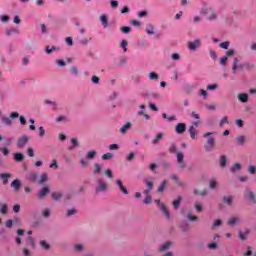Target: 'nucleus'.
<instances>
[{"instance_id":"44","label":"nucleus","mask_w":256,"mask_h":256,"mask_svg":"<svg viewBox=\"0 0 256 256\" xmlns=\"http://www.w3.org/2000/svg\"><path fill=\"white\" fill-rule=\"evenodd\" d=\"M120 30H121L122 33H124V34L131 33V27H129V26H122V27L120 28Z\"/></svg>"},{"instance_id":"21","label":"nucleus","mask_w":256,"mask_h":256,"mask_svg":"<svg viewBox=\"0 0 256 256\" xmlns=\"http://www.w3.org/2000/svg\"><path fill=\"white\" fill-rule=\"evenodd\" d=\"M236 141H237L238 145L243 146V145H245V142L247 141V138L243 135H240L236 138Z\"/></svg>"},{"instance_id":"54","label":"nucleus","mask_w":256,"mask_h":256,"mask_svg":"<svg viewBox=\"0 0 256 256\" xmlns=\"http://www.w3.org/2000/svg\"><path fill=\"white\" fill-rule=\"evenodd\" d=\"M237 221H239V218H231L228 220V225H235V223H237Z\"/></svg>"},{"instance_id":"35","label":"nucleus","mask_w":256,"mask_h":256,"mask_svg":"<svg viewBox=\"0 0 256 256\" xmlns=\"http://www.w3.org/2000/svg\"><path fill=\"white\" fill-rule=\"evenodd\" d=\"M69 119L65 116H59L56 118V123H68Z\"/></svg>"},{"instance_id":"2","label":"nucleus","mask_w":256,"mask_h":256,"mask_svg":"<svg viewBox=\"0 0 256 256\" xmlns=\"http://www.w3.org/2000/svg\"><path fill=\"white\" fill-rule=\"evenodd\" d=\"M155 203H157L158 207L164 213V215L167 217V219H171V214L169 213V210H167V207L164 204H161V201L159 199L154 200Z\"/></svg>"},{"instance_id":"13","label":"nucleus","mask_w":256,"mask_h":256,"mask_svg":"<svg viewBox=\"0 0 256 256\" xmlns=\"http://www.w3.org/2000/svg\"><path fill=\"white\" fill-rule=\"evenodd\" d=\"M238 100L241 103H247V101H249V95H247V93H242L238 95Z\"/></svg>"},{"instance_id":"7","label":"nucleus","mask_w":256,"mask_h":256,"mask_svg":"<svg viewBox=\"0 0 256 256\" xmlns=\"http://www.w3.org/2000/svg\"><path fill=\"white\" fill-rule=\"evenodd\" d=\"M200 45H201L200 39H196L193 42L188 43V47H189L190 51H195V49H197V47H199Z\"/></svg>"},{"instance_id":"55","label":"nucleus","mask_w":256,"mask_h":256,"mask_svg":"<svg viewBox=\"0 0 256 256\" xmlns=\"http://www.w3.org/2000/svg\"><path fill=\"white\" fill-rule=\"evenodd\" d=\"M135 159V152H130L129 155L126 157V160L133 161Z\"/></svg>"},{"instance_id":"61","label":"nucleus","mask_w":256,"mask_h":256,"mask_svg":"<svg viewBox=\"0 0 256 256\" xmlns=\"http://www.w3.org/2000/svg\"><path fill=\"white\" fill-rule=\"evenodd\" d=\"M210 57L213 60L217 59V52H215V50H210Z\"/></svg>"},{"instance_id":"50","label":"nucleus","mask_w":256,"mask_h":256,"mask_svg":"<svg viewBox=\"0 0 256 256\" xmlns=\"http://www.w3.org/2000/svg\"><path fill=\"white\" fill-rule=\"evenodd\" d=\"M110 4L112 9H117V7H119V2L117 0H111Z\"/></svg>"},{"instance_id":"58","label":"nucleus","mask_w":256,"mask_h":256,"mask_svg":"<svg viewBox=\"0 0 256 256\" xmlns=\"http://www.w3.org/2000/svg\"><path fill=\"white\" fill-rule=\"evenodd\" d=\"M224 123H229V118L227 116L223 117L220 121V127H223Z\"/></svg>"},{"instance_id":"47","label":"nucleus","mask_w":256,"mask_h":256,"mask_svg":"<svg viewBox=\"0 0 256 256\" xmlns=\"http://www.w3.org/2000/svg\"><path fill=\"white\" fill-rule=\"evenodd\" d=\"M102 159H103L104 161H109V159H113V154H111V153H106V154H104V155L102 156Z\"/></svg>"},{"instance_id":"37","label":"nucleus","mask_w":256,"mask_h":256,"mask_svg":"<svg viewBox=\"0 0 256 256\" xmlns=\"http://www.w3.org/2000/svg\"><path fill=\"white\" fill-rule=\"evenodd\" d=\"M239 170H241V164L239 163L234 164V166L230 168L231 173H235V171H239Z\"/></svg>"},{"instance_id":"62","label":"nucleus","mask_w":256,"mask_h":256,"mask_svg":"<svg viewBox=\"0 0 256 256\" xmlns=\"http://www.w3.org/2000/svg\"><path fill=\"white\" fill-rule=\"evenodd\" d=\"M247 251L244 253V256H251L253 255V251L251 250V246L247 247Z\"/></svg>"},{"instance_id":"24","label":"nucleus","mask_w":256,"mask_h":256,"mask_svg":"<svg viewBox=\"0 0 256 256\" xmlns=\"http://www.w3.org/2000/svg\"><path fill=\"white\" fill-rule=\"evenodd\" d=\"M171 245V242H166L159 247V251H167Z\"/></svg>"},{"instance_id":"63","label":"nucleus","mask_w":256,"mask_h":256,"mask_svg":"<svg viewBox=\"0 0 256 256\" xmlns=\"http://www.w3.org/2000/svg\"><path fill=\"white\" fill-rule=\"evenodd\" d=\"M143 203L145 205H149V203H151V196L148 195L147 197H145Z\"/></svg>"},{"instance_id":"57","label":"nucleus","mask_w":256,"mask_h":256,"mask_svg":"<svg viewBox=\"0 0 256 256\" xmlns=\"http://www.w3.org/2000/svg\"><path fill=\"white\" fill-rule=\"evenodd\" d=\"M248 171L251 175H255L256 167L255 166H248Z\"/></svg>"},{"instance_id":"30","label":"nucleus","mask_w":256,"mask_h":256,"mask_svg":"<svg viewBox=\"0 0 256 256\" xmlns=\"http://www.w3.org/2000/svg\"><path fill=\"white\" fill-rule=\"evenodd\" d=\"M8 211H9V207L7 206V204H3L0 208V213L2 215H7Z\"/></svg>"},{"instance_id":"16","label":"nucleus","mask_w":256,"mask_h":256,"mask_svg":"<svg viewBox=\"0 0 256 256\" xmlns=\"http://www.w3.org/2000/svg\"><path fill=\"white\" fill-rule=\"evenodd\" d=\"M245 197L246 199H248V201H254L255 203V193H253L252 191L247 190L245 193Z\"/></svg>"},{"instance_id":"10","label":"nucleus","mask_w":256,"mask_h":256,"mask_svg":"<svg viewBox=\"0 0 256 256\" xmlns=\"http://www.w3.org/2000/svg\"><path fill=\"white\" fill-rule=\"evenodd\" d=\"M0 179L3 181V185H7L11 179V173H0Z\"/></svg>"},{"instance_id":"17","label":"nucleus","mask_w":256,"mask_h":256,"mask_svg":"<svg viewBox=\"0 0 256 256\" xmlns=\"http://www.w3.org/2000/svg\"><path fill=\"white\" fill-rule=\"evenodd\" d=\"M191 139H197V130L194 126H190L188 129Z\"/></svg>"},{"instance_id":"29","label":"nucleus","mask_w":256,"mask_h":256,"mask_svg":"<svg viewBox=\"0 0 256 256\" xmlns=\"http://www.w3.org/2000/svg\"><path fill=\"white\" fill-rule=\"evenodd\" d=\"M45 105H52L53 111H57V102H53L50 100H44Z\"/></svg>"},{"instance_id":"42","label":"nucleus","mask_w":256,"mask_h":256,"mask_svg":"<svg viewBox=\"0 0 256 256\" xmlns=\"http://www.w3.org/2000/svg\"><path fill=\"white\" fill-rule=\"evenodd\" d=\"M40 245H41V248L45 249L46 251L50 249L49 244L45 240L40 241Z\"/></svg>"},{"instance_id":"52","label":"nucleus","mask_w":256,"mask_h":256,"mask_svg":"<svg viewBox=\"0 0 256 256\" xmlns=\"http://www.w3.org/2000/svg\"><path fill=\"white\" fill-rule=\"evenodd\" d=\"M219 46L221 49H229V41L222 42Z\"/></svg>"},{"instance_id":"25","label":"nucleus","mask_w":256,"mask_h":256,"mask_svg":"<svg viewBox=\"0 0 256 256\" xmlns=\"http://www.w3.org/2000/svg\"><path fill=\"white\" fill-rule=\"evenodd\" d=\"M49 193V187H44L39 191L38 197H45Z\"/></svg>"},{"instance_id":"41","label":"nucleus","mask_w":256,"mask_h":256,"mask_svg":"<svg viewBox=\"0 0 256 256\" xmlns=\"http://www.w3.org/2000/svg\"><path fill=\"white\" fill-rule=\"evenodd\" d=\"M223 201L224 203H227V205H231L233 203V198L231 196H224Z\"/></svg>"},{"instance_id":"49","label":"nucleus","mask_w":256,"mask_h":256,"mask_svg":"<svg viewBox=\"0 0 256 256\" xmlns=\"http://www.w3.org/2000/svg\"><path fill=\"white\" fill-rule=\"evenodd\" d=\"M163 119H168V121H175L177 118L175 116L168 117L166 113L162 114Z\"/></svg>"},{"instance_id":"36","label":"nucleus","mask_w":256,"mask_h":256,"mask_svg":"<svg viewBox=\"0 0 256 256\" xmlns=\"http://www.w3.org/2000/svg\"><path fill=\"white\" fill-rule=\"evenodd\" d=\"M171 179H173V181H176V183H177L178 185H180V187H183V185H185V183L181 182V181L179 180V178L177 177V175H175V174H172V175H171Z\"/></svg>"},{"instance_id":"26","label":"nucleus","mask_w":256,"mask_h":256,"mask_svg":"<svg viewBox=\"0 0 256 256\" xmlns=\"http://www.w3.org/2000/svg\"><path fill=\"white\" fill-rule=\"evenodd\" d=\"M161 139H163V133H158L155 137L154 140H152V144L153 145H157V143H159V141H161Z\"/></svg>"},{"instance_id":"39","label":"nucleus","mask_w":256,"mask_h":256,"mask_svg":"<svg viewBox=\"0 0 256 256\" xmlns=\"http://www.w3.org/2000/svg\"><path fill=\"white\" fill-rule=\"evenodd\" d=\"M227 165V157L225 155L220 157V167H225Z\"/></svg>"},{"instance_id":"12","label":"nucleus","mask_w":256,"mask_h":256,"mask_svg":"<svg viewBox=\"0 0 256 256\" xmlns=\"http://www.w3.org/2000/svg\"><path fill=\"white\" fill-rule=\"evenodd\" d=\"M132 124L131 122H127L126 124H124L121 128H120V133L122 135H125V133H127V131H129V129H131Z\"/></svg>"},{"instance_id":"48","label":"nucleus","mask_w":256,"mask_h":256,"mask_svg":"<svg viewBox=\"0 0 256 256\" xmlns=\"http://www.w3.org/2000/svg\"><path fill=\"white\" fill-rule=\"evenodd\" d=\"M127 45H128L127 40L121 41L120 47H122L124 53H126V51H127Z\"/></svg>"},{"instance_id":"6","label":"nucleus","mask_w":256,"mask_h":256,"mask_svg":"<svg viewBox=\"0 0 256 256\" xmlns=\"http://www.w3.org/2000/svg\"><path fill=\"white\" fill-rule=\"evenodd\" d=\"M116 185H117V187H119L120 191L124 195H129V190H127V188L123 186V181H121L120 179H117L116 180Z\"/></svg>"},{"instance_id":"18","label":"nucleus","mask_w":256,"mask_h":256,"mask_svg":"<svg viewBox=\"0 0 256 256\" xmlns=\"http://www.w3.org/2000/svg\"><path fill=\"white\" fill-rule=\"evenodd\" d=\"M148 79L150 81H159V74H157L156 72H150L148 74Z\"/></svg>"},{"instance_id":"20","label":"nucleus","mask_w":256,"mask_h":256,"mask_svg":"<svg viewBox=\"0 0 256 256\" xmlns=\"http://www.w3.org/2000/svg\"><path fill=\"white\" fill-rule=\"evenodd\" d=\"M239 238L242 241H245L247 239V235H249V233H251V231L249 229H247L245 232L239 231Z\"/></svg>"},{"instance_id":"8","label":"nucleus","mask_w":256,"mask_h":256,"mask_svg":"<svg viewBox=\"0 0 256 256\" xmlns=\"http://www.w3.org/2000/svg\"><path fill=\"white\" fill-rule=\"evenodd\" d=\"M242 67H243L242 65H239V59L235 57L233 59V64H232V73L236 74L237 69H241Z\"/></svg>"},{"instance_id":"3","label":"nucleus","mask_w":256,"mask_h":256,"mask_svg":"<svg viewBox=\"0 0 256 256\" xmlns=\"http://www.w3.org/2000/svg\"><path fill=\"white\" fill-rule=\"evenodd\" d=\"M215 147V138L209 137L207 143L204 144L205 151H212Z\"/></svg>"},{"instance_id":"53","label":"nucleus","mask_w":256,"mask_h":256,"mask_svg":"<svg viewBox=\"0 0 256 256\" xmlns=\"http://www.w3.org/2000/svg\"><path fill=\"white\" fill-rule=\"evenodd\" d=\"M170 153H177V146L175 143H172L170 148H169Z\"/></svg>"},{"instance_id":"31","label":"nucleus","mask_w":256,"mask_h":256,"mask_svg":"<svg viewBox=\"0 0 256 256\" xmlns=\"http://www.w3.org/2000/svg\"><path fill=\"white\" fill-rule=\"evenodd\" d=\"M71 143H72V146L69 147L70 151H73V149H75L76 147L79 146V142H77V139H75V138L71 139Z\"/></svg>"},{"instance_id":"27","label":"nucleus","mask_w":256,"mask_h":256,"mask_svg":"<svg viewBox=\"0 0 256 256\" xmlns=\"http://www.w3.org/2000/svg\"><path fill=\"white\" fill-rule=\"evenodd\" d=\"M183 198L179 196L176 200L173 201V207L174 209H179V206L181 205V200Z\"/></svg>"},{"instance_id":"59","label":"nucleus","mask_w":256,"mask_h":256,"mask_svg":"<svg viewBox=\"0 0 256 256\" xmlns=\"http://www.w3.org/2000/svg\"><path fill=\"white\" fill-rule=\"evenodd\" d=\"M227 60H228L227 56L220 58V65H223V66L227 65Z\"/></svg>"},{"instance_id":"23","label":"nucleus","mask_w":256,"mask_h":256,"mask_svg":"<svg viewBox=\"0 0 256 256\" xmlns=\"http://www.w3.org/2000/svg\"><path fill=\"white\" fill-rule=\"evenodd\" d=\"M17 33H19V30L17 28H10V29L6 30V35L8 37H11V35H15Z\"/></svg>"},{"instance_id":"22","label":"nucleus","mask_w":256,"mask_h":256,"mask_svg":"<svg viewBox=\"0 0 256 256\" xmlns=\"http://www.w3.org/2000/svg\"><path fill=\"white\" fill-rule=\"evenodd\" d=\"M27 178L29 181H32V183H35V181H37V172H30Z\"/></svg>"},{"instance_id":"60","label":"nucleus","mask_w":256,"mask_h":256,"mask_svg":"<svg viewBox=\"0 0 256 256\" xmlns=\"http://www.w3.org/2000/svg\"><path fill=\"white\" fill-rule=\"evenodd\" d=\"M0 21L2 23H7L9 21V16L8 15H3L0 17Z\"/></svg>"},{"instance_id":"14","label":"nucleus","mask_w":256,"mask_h":256,"mask_svg":"<svg viewBox=\"0 0 256 256\" xmlns=\"http://www.w3.org/2000/svg\"><path fill=\"white\" fill-rule=\"evenodd\" d=\"M25 159V156L21 152H16L14 153V160L17 161L18 163H21Z\"/></svg>"},{"instance_id":"38","label":"nucleus","mask_w":256,"mask_h":256,"mask_svg":"<svg viewBox=\"0 0 256 256\" xmlns=\"http://www.w3.org/2000/svg\"><path fill=\"white\" fill-rule=\"evenodd\" d=\"M61 197H63V194H61L59 192L52 193V199H54V201H59V199H61Z\"/></svg>"},{"instance_id":"9","label":"nucleus","mask_w":256,"mask_h":256,"mask_svg":"<svg viewBox=\"0 0 256 256\" xmlns=\"http://www.w3.org/2000/svg\"><path fill=\"white\" fill-rule=\"evenodd\" d=\"M21 185V180L15 179L14 181L11 182L10 187L17 192L19 191V189H21Z\"/></svg>"},{"instance_id":"28","label":"nucleus","mask_w":256,"mask_h":256,"mask_svg":"<svg viewBox=\"0 0 256 256\" xmlns=\"http://www.w3.org/2000/svg\"><path fill=\"white\" fill-rule=\"evenodd\" d=\"M183 159H185L183 152H178L177 153V163H179V165H183Z\"/></svg>"},{"instance_id":"5","label":"nucleus","mask_w":256,"mask_h":256,"mask_svg":"<svg viewBox=\"0 0 256 256\" xmlns=\"http://www.w3.org/2000/svg\"><path fill=\"white\" fill-rule=\"evenodd\" d=\"M187 125L185 123H178L176 125L175 131L178 135H183V132L186 131Z\"/></svg>"},{"instance_id":"45","label":"nucleus","mask_w":256,"mask_h":256,"mask_svg":"<svg viewBox=\"0 0 256 256\" xmlns=\"http://www.w3.org/2000/svg\"><path fill=\"white\" fill-rule=\"evenodd\" d=\"M222 224H223V221H221V219H217L214 221L212 229H215V227H221Z\"/></svg>"},{"instance_id":"64","label":"nucleus","mask_w":256,"mask_h":256,"mask_svg":"<svg viewBox=\"0 0 256 256\" xmlns=\"http://www.w3.org/2000/svg\"><path fill=\"white\" fill-rule=\"evenodd\" d=\"M199 95H202V97H204V99H207V91L203 90V89H200L199 91Z\"/></svg>"},{"instance_id":"40","label":"nucleus","mask_w":256,"mask_h":256,"mask_svg":"<svg viewBox=\"0 0 256 256\" xmlns=\"http://www.w3.org/2000/svg\"><path fill=\"white\" fill-rule=\"evenodd\" d=\"M166 185H167V180H163L162 184L158 187V193H163V191H165Z\"/></svg>"},{"instance_id":"19","label":"nucleus","mask_w":256,"mask_h":256,"mask_svg":"<svg viewBox=\"0 0 256 256\" xmlns=\"http://www.w3.org/2000/svg\"><path fill=\"white\" fill-rule=\"evenodd\" d=\"M102 169H103V166L101 164L99 163L94 164V171H93L94 175H99Z\"/></svg>"},{"instance_id":"11","label":"nucleus","mask_w":256,"mask_h":256,"mask_svg":"<svg viewBox=\"0 0 256 256\" xmlns=\"http://www.w3.org/2000/svg\"><path fill=\"white\" fill-rule=\"evenodd\" d=\"M100 21L104 29H107V27H109V20L105 14L100 16Z\"/></svg>"},{"instance_id":"56","label":"nucleus","mask_w":256,"mask_h":256,"mask_svg":"<svg viewBox=\"0 0 256 256\" xmlns=\"http://www.w3.org/2000/svg\"><path fill=\"white\" fill-rule=\"evenodd\" d=\"M41 33L42 35H47L48 33L47 26H45V24H41Z\"/></svg>"},{"instance_id":"15","label":"nucleus","mask_w":256,"mask_h":256,"mask_svg":"<svg viewBox=\"0 0 256 256\" xmlns=\"http://www.w3.org/2000/svg\"><path fill=\"white\" fill-rule=\"evenodd\" d=\"M1 121L4 125H7L8 127H11L13 125V120H11V117L3 116Z\"/></svg>"},{"instance_id":"51","label":"nucleus","mask_w":256,"mask_h":256,"mask_svg":"<svg viewBox=\"0 0 256 256\" xmlns=\"http://www.w3.org/2000/svg\"><path fill=\"white\" fill-rule=\"evenodd\" d=\"M48 177L47 174H42L39 180L40 185H42V183H45V181H47Z\"/></svg>"},{"instance_id":"33","label":"nucleus","mask_w":256,"mask_h":256,"mask_svg":"<svg viewBox=\"0 0 256 256\" xmlns=\"http://www.w3.org/2000/svg\"><path fill=\"white\" fill-rule=\"evenodd\" d=\"M96 155H97V152L95 150H91L87 153L86 159H95Z\"/></svg>"},{"instance_id":"4","label":"nucleus","mask_w":256,"mask_h":256,"mask_svg":"<svg viewBox=\"0 0 256 256\" xmlns=\"http://www.w3.org/2000/svg\"><path fill=\"white\" fill-rule=\"evenodd\" d=\"M97 183L98 186L96 187V193H104V191H107V184L103 182V180L98 179Z\"/></svg>"},{"instance_id":"46","label":"nucleus","mask_w":256,"mask_h":256,"mask_svg":"<svg viewBox=\"0 0 256 256\" xmlns=\"http://www.w3.org/2000/svg\"><path fill=\"white\" fill-rule=\"evenodd\" d=\"M218 87H219L218 84H209V85L207 86V90H208V91H215Z\"/></svg>"},{"instance_id":"1","label":"nucleus","mask_w":256,"mask_h":256,"mask_svg":"<svg viewBox=\"0 0 256 256\" xmlns=\"http://www.w3.org/2000/svg\"><path fill=\"white\" fill-rule=\"evenodd\" d=\"M28 143H29V136L22 135L20 138H18L16 147L17 149H23V147H25V145H27Z\"/></svg>"},{"instance_id":"34","label":"nucleus","mask_w":256,"mask_h":256,"mask_svg":"<svg viewBox=\"0 0 256 256\" xmlns=\"http://www.w3.org/2000/svg\"><path fill=\"white\" fill-rule=\"evenodd\" d=\"M45 51H46V53H47L48 55H51V53H53V51H57V47H55V46H52V47L46 46V47H45Z\"/></svg>"},{"instance_id":"32","label":"nucleus","mask_w":256,"mask_h":256,"mask_svg":"<svg viewBox=\"0 0 256 256\" xmlns=\"http://www.w3.org/2000/svg\"><path fill=\"white\" fill-rule=\"evenodd\" d=\"M146 33H147L148 35H153V34L155 33L152 24H148V25L146 26Z\"/></svg>"},{"instance_id":"43","label":"nucleus","mask_w":256,"mask_h":256,"mask_svg":"<svg viewBox=\"0 0 256 256\" xmlns=\"http://www.w3.org/2000/svg\"><path fill=\"white\" fill-rule=\"evenodd\" d=\"M137 115H138L139 117H141V116L143 115V116H144V119H147V120L151 119V116H149L148 114H145V112H144L143 110L138 111V112H137Z\"/></svg>"}]
</instances>
